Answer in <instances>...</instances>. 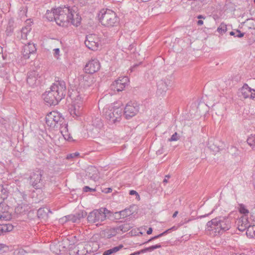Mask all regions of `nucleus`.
Masks as SVG:
<instances>
[{"mask_svg":"<svg viewBox=\"0 0 255 255\" xmlns=\"http://www.w3.org/2000/svg\"><path fill=\"white\" fill-rule=\"evenodd\" d=\"M66 93L65 82L63 80H58L51 86L50 91L43 94V97L47 105L55 106L65 97Z\"/></svg>","mask_w":255,"mask_h":255,"instance_id":"nucleus-1","label":"nucleus"},{"mask_svg":"<svg viewBox=\"0 0 255 255\" xmlns=\"http://www.w3.org/2000/svg\"><path fill=\"white\" fill-rule=\"evenodd\" d=\"M232 227L231 219L227 217H218L208 221L206 225V233L215 237L223 234Z\"/></svg>","mask_w":255,"mask_h":255,"instance_id":"nucleus-2","label":"nucleus"},{"mask_svg":"<svg viewBox=\"0 0 255 255\" xmlns=\"http://www.w3.org/2000/svg\"><path fill=\"white\" fill-rule=\"evenodd\" d=\"M83 87L81 86L77 90L73 91L70 95L71 98L75 102L74 105L82 104L87 98L90 91L85 88L92 86L93 84V78L89 75H85L83 77Z\"/></svg>","mask_w":255,"mask_h":255,"instance_id":"nucleus-3","label":"nucleus"},{"mask_svg":"<svg viewBox=\"0 0 255 255\" xmlns=\"http://www.w3.org/2000/svg\"><path fill=\"white\" fill-rule=\"evenodd\" d=\"M98 17L101 24L108 27L117 26L120 22L119 18L117 16L116 13L109 9L101 10Z\"/></svg>","mask_w":255,"mask_h":255,"instance_id":"nucleus-4","label":"nucleus"},{"mask_svg":"<svg viewBox=\"0 0 255 255\" xmlns=\"http://www.w3.org/2000/svg\"><path fill=\"white\" fill-rule=\"evenodd\" d=\"M106 119L111 124H116L121 119L123 108L116 106H110L108 109H104Z\"/></svg>","mask_w":255,"mask_h":255,"instance_id":"nucleus-5","label":"nucleus"},{"mask_svg":"<svg viewBox=\"0 0 255 255\" xmlns=\"http://www.w3.org/2000/svg\"><path fill=\"white\" fill-rule=\"evenodd\" d=\"M70 6L59 7L55 8L56 23L59 26H66L69 21Z\"/></svg>","mask_w":255,"mask_h":255,"instance_id":"nucleus-6","label":"nucleus"},{"mask_svg":"<svg viewBox=\"0 0 255 255\" xmlns=\"http://www.w3.org/2000/svg\"><path fill=\"white\" fill-rule=\"evenodd\" d=\"M44 171L40 168H36L30 174V183L36 189H41L44 184V181L42 178Z\"/></svg>","mask_w":255,"mask_h":255,"instance_id":"nucleus-7","label":"nucleus"},{"mask_svg":"<svg viewBox=\"0 0 255 255\" xmlns=\"http://www.w3.org/2000/svg\"><path fill=\"white\" fill-rule=\"evenodd\" d=\"M108 210L106 209H101L99 210H95L90 212L87 217V220L89 223H97L98 225L105 220L106 219V213Z\"/></svg>","mask_w":255,"mask_h":255,"instance_id":"nucleus-8","label":"nucleus"},{"mask_svg":"<svg viewBox=\"0 0 255 255\" xmlns=\"http://www.w3.org/2000/svg\"><path fill=\"white\" fill-rule=\"evenodd\" d=\"M45 120L48 126L55 127L57 125H61L63 123L64 118L59 113L53 111L47 114Z\"/></svg>","mask_w":255,"mask_h":255,"instance_id":"nucleus-9","label":"nucleus"},{"mask_svg":"<svg viewBox=\"0 0 255 255\" xmlns=\"http://www.w3.org/2000/svg\"><path fill=\"white\" fill-rule=\"evenodd\" d=\"M99 38L96 34H90L86 37L85 44L89 49L96 51L99 47Z\"/></svg>","mask_w":255,"mask_h":255,"instance_id":"nucleus-10","label":"nucleus"},{"mask_svg":"<svg viewBox=\"0 0 255 255\" xmlns=\"http://www.w3.org/2000/svg\"><path fill=\"white\" fill-rule=\"evenodd\" d=\"M139 111V107L135 102H128L124 109V115L127 119H129L134 117Z\"/></svg>","mask_w":255,"mask_h":255,"instance_id":"nucleus-11","label":"nucleus"},{"mask_svg":"<svg viewBox=\"0 0 255 255\" xmlns=\"http://www.w3.org/2000/svg\"><path fill=\"white\" fill-rule=\"evenodd\" d=\"M129 82L128 77H119L118 79L113 82L111 86L112 90L117 92L122 91Z\"/></svg>","mask_w":255,"mask_h":255,"instance_id":"nucleus-12","label":"nucleus"},{"mask_svg":"<svg viewBox=\"0 0 255 255\" xmlns=\"http://www.w3.org/2000/svg\"><path fill=\"white\" fill-rule=\"evenodd\" d=\"M69 21L74 26H78L81 21V17L78 11V8L76 6L70 7Z\"/></svg>","mask_w":255,"mask_h":255,"instance_id":"nucleus-13","label":"nucleus"},{"mask_svg":"<svg viewBox=\"0 0 255 255\" xmlns=\"http://www.w3.org/2000/svg\"><path fill=\"white\" fill-rule=\"evenodd\" d=\"M100 64L97 59H92L85 65L84 70L86 73L93 74L98 72L100 68Z\"/></svg>","mask_w":255,"mask_h":255,"instance_id":"nucleus-14","label":"nucleus"},{"mask_svg":"<svg viewBox=\"0 0 255 255\" xmlns=\"http://www.w3.org/2000/svg\"><path fill=\"white\" fill-rule=\"evenodd\" d=\"M36 48L33 43H28L23 47L22 54L25 59H28L31 54L35 53Z\"/></svg>","mask_w":255,"mask_h":255,"instance_id":"nucleus-15","label":"nucleus"},{"mask_svg":"<svg viewBox=\"0 0 255 255\" xmlns=\"http://www.w3.org/2000/svg\"><path fill=\"white\" fill-rule=\"evenodd\" d=\"M237 228L241 232L246 231L247 228L250 225L248 220V217L247 216H242L237 221Z\"/></svg>","mask_w":255,"mask_h":255,"instance_id":"nucleus-16","label":"nucleus"},{"mask_svg":"<svg viewBox=\"0 0 255 255\" xmlns=\"http://www.w3.org/2000/svg\"><path fill=\"white\" fill-rule=\"evenodd\" d=\"M170 81L168 79L161 80L157 83V94L159 95H164L168 89Z\"/></svg>","mask_w":255,"mask_h":255,"instance_id":"nucleus-17","label":"nucleus"},{"mask_svg":"<svg viewBox=\"0 0 255 255\" xmlns=\"http://www.w3.org/2000/svg\"><path fill=\"white\" fill-rule=\"evenodd\" d=\"M87 215L86 212L81 211L74 215H69L65 216L66 221H72L73 223L78 222L82 218H84Z\"/></svg>","mask_w":255,"mask_h":255,"instance_id":"nucleus-18","label":"nucleus"},{"mask_svg":"<svg viewBox=\"0 0 255 255\" xmlns=\"http://www.w3.org/2000/svg\"><path fill=\"white\" fill-rule=\"evenodd\" d=\"M38 74L35 71H31L27 73V83L30 86L36 85Z\"/></svg>","mask_w":255,"mask_h":255,"instance_id":"nucleus-19","label":"nucleus"},{"mask_svg":"<svg viewBox=\"0 0 255 255\" xmlns=\"http://www.w3.org/2000/svg\"><path fill=\"white\" fill-rule=\"evenodd\" d=\"M30 210V206L26 204H19L15 208V213L17 215H23L27 213Z\"/></svg>","mask_w":255,"mask_h":255,"instance_id":"nucleus-20","label":"nucleus"},{"mask_svg":"<svg viewBox=\"0 0 255 255\" xmlns=\"http://www.w3.org/2000/svg\"><path fill=\"white\" fill-rule=\"evenodd\" d=\"M48 213H52L49 209L40 208L37 210V217L39 219L46 220L48 218Z\"/></svg>","mask_w":255,"mask_h":255,"instance_id":"nucleus-21","label":"nucleus"},{"mask_svg":"<svg viewBox=\"0 0 255 255\" xmlns=\"http://www.w3.org/2000/svg\"><path fill=\"white\" fill-rule=\"evenodd\" d=\"M64 248L65 247H64L62 244L61 245L60 243L54 244L50 246L51 251L57 255L61 254V252Z\"/></svg>","mask_w":255,"mask_h":255,"instance_id":"nucleus-22","label":"nucleus"},{"mask_svg":"<svg viewBox=\"0 0 255 255\" xmlns=\"http://www.w3.org/2000/svg\"><path fill=\"white\" fill-rule=\"evenodd\" d=\"M252 89L249 87L247 84H244L241 89V93L244 98H248L252 95Z\"/></svg>","mask_w":255,"mask_h":255,"instance_id":"nucleus-23","label":"nucleus"},{"mask_svg":"<svg viewBox=\"0 0 255 255\" xmlns=\"http://www.w3.org/2000/svg\"><path fill=\"white\" fill-rule=\"evenodd\" d=\"M9 192L3 185H0V203L3 202V201L7 199L8 196Z\"/></svg>","mask_w":255,"mask_h":255,"instance_id":"nucleus-24","label":"nucleus"},{"mask_svg":"<svg viewBox=\"0 0 255 255\" xmlns=\"http://www.w3.org/2000/svg\"><path fill=\"white\" fill-rule=\"evenodd\" d=\"M131 227L128 224H124L113 229L116 233H119L120 231L125 233L129 231Z\"/></svg>","mask_w":255,"mask_h":255,"instance_id":"nucleus-25","label":"nucleus"},{"mask_svg":"<svg viewBox=\"0 0 255 255\" xmlns=\"http://www.w3.org/2000/svg\"><path fill=\"white\" fill-rule=\"evenodd\" d=\"M176 229V227H172L170 229H169L166 231H165L164 232H163V233L157 235V236H154L152 238H151L150 239H149L147 241L144 242V243H143L142 244H146L153 240H154L156 239H158V238H159L165 235H166L167 233H169L171 230H175Z\"/></svg>","mask_w":255,"mask_h":255,"instance_id":"nucleus-26","label":"nucleus"},{"mask_svg":"<svg viewBox=\"0 0 255 255\" xmlns=\"http://www.w3.org/2000/svg\"><path fill=\"white\" fill-rule=\"evenodd\" d=\"M132 207H130L129 208H126L122 211L119 212L121 218H125L133 214L131 210Z\"/></svg>","mask_w":255,"mask_h":255,"instance_id":"nucleus-27","label":"nucleus"},{"mask_svg":"<svg viewBox=\"0 0 255 255\" xmlns=\"http://www.w3.org/2000/svg\"><path fill=\"white\" fill-rule=\"evenodd\" d=\"M246 230V235L248 237L250 238L255 237V225L251 226L250 225Z\"/></svg>","mask_w":255,"mask_h":255,"instance_id":"nucleus-28","label":"nucleus"},{"mask_svg":"<svg viewBox=\"0 0 255 255\" xmlns=\"http://www.w3.org/2000/svg\"><path fill=\"white\" fill-rule=\"evenodd\" d=\"M124 247L123 245H120L118 246L115 247L112 249H110L109 250H108L106 251H105L103 253V255H110L112 254L115 253L119 251H120L121 249H122Z\"/></svg>","mask_w":255,"mask_h":255,"instance_id":"nucleus-29","label":"nucleus"},{"mask_svg":"<svg viewBox=\"0 0 255 255\" xmlns=\"http://www.w3.org/2000/svg\"><path fill=\"white\" fill-rule=\"evenodd\" d=\"M13 228V226L11 224H2L0 225V231L1 235L3 233L8 232L12 230Z\"/></svg>","mask_w":255,"mask_h":255,"instance_id":"nucleus-30","label":"nucleus"},{"mask_svg":"<svg viewBox=\"0 0 255 255\" xmlns=\"http://www.w3.org/2000/svg\"><path fill=\"white\" fill-rule=\"evenodd\" d=\"M55 9H53L51 11L47 10L45 14V17L50 21L54 20L56 21V12Z\"/></svg>","mask_w":255,"mask_h":255,"instance_id":"nucleus-31","label":"nucleus"},{"mask_svg":"<svg viewBox=\"0 0 255 255\" xmlns=\"http://www.w3.org/2000/svg\"><path fill=\"white\" fill-rule=\"evenodd\" d=\"M9 206L3 203V202L0 203V211L2 213V215L8 214V210Z\"/></svg>","mask_w":255,"mask_h":255,"instance_id":"nucleus-32","label":"nucleus"},{"mask_svg":"<svg viewBox=\"0 0 255 255\" xmlns=\"http://www.w3.org/2000/svg\"><path fill=\"white\" fill-rule=\"evenodd\" d=\"M248 143L252 147L253 150H255V134L251 135L247 140Z\"/></svg>","mask_w":255,"mask_h":255,"instance_id":"nucleus-33","label":"nucleus"},{"mask_svg":"<svg viewBox=\"0 0 255 255\" xmlns=\"http://www.w3.org/2000/svg\"><path fill=\"white\" fill-rule=\"evenodd\" d=\"M239 211L240 213L243 214V216H247L248 217L249 211L244 204H241L239 205Z\"/></svg>","mask_w":255,"mask_h":255,"instance_id":"nucleus-34","label":"nucleus"},{"mask_svg":"<svg viewBox=\"0 0 255 255\" xmlns=\"http://www.w3.org/2000/svg\"><path fill=\"white\" fill-rule=\"evenodd\" d=\"M230 34L232 36H234L236 37L241 38L244 36L245 33L242 32L239 30H237L236 31H231Z\"/></svg>","mask_w":255,"mask_h":255,"instance_id":"nucleus-35","label":"nucleus"},{"mask_svg":"<svg viewBox=\"0 0 255 255\" xmlns=\"http://www.w3.org/2000/svg\"><path fill=\"white\" fill-rule=\"evenodd\" d=\"M161 248V245L160 244L153 245L150 247L145 248V253L147 252H152L153 250Z\"/></svg>","mask_w":255,"mask_h":255,"instance_id":"nucleus-36","label":"nucleus"},{"mask_svg":"<svg viewBox=\"0 0 255 255\" xmlns=\"http://www.w3.org/2000/svg\"><path fill=\"white\" fill-rule=\"evenodd\" d=\"M229 152L230 153H231L232 155H234L235 156H237L239 154V151L238 148L232 146L229 149Z\"/></svg>","mask_w":255,"mask_h":255,"instance_id":"nucleus-37","label":"nucleus"},{"mask_svg":"<svg viewBox=\"0 0 255 255\" xmlns=\"http://www.w3.org/2000/svg\"><path fill=\"white\" fill-rule=\"evenodd\" d=\"M227 26L226 25L222 23L220 26L217 28V31L219 32L221 34H223L226 32L227 31Z\"/></svg>","mask_w":255,"mask_h":255,"instance_id":"nucleus-38","label":"nucleus"},{"mask_svg":"<svg viewBox=\"0 0 255 255\" xmlns=\"http://www.w3.org/2000/svg\"><path fill=\"white\" fill-rule=\"evenodd\" d=\"M93 125H96L98 128H101L103 127V122L100 119H97L93 122Z\"/></svg>","mask_w":255,"mask_h":255,"instance_id":"nucleus-39","label":"nucleus"},{"mask_svg":"<svg viewBox=\"0 0 255 255\" xmlns=\"http://www.w3.org/2000/svg\"><path fill=\"white\" fill-rule=\"evenodd\" d=\"M79 155V153L76 152L73 153H70L67 155L66 159H74L77 157H78Z\"/></svg>","mask_w":255,"mask_h":255,"instance_id":"nucleus-40","label":"nucleus"},{"mask_svg":"<svg viewBox=\"0 0 255 255\" xmlns=\"http://www.w3.org/2000/svg\"><path fill=\"white\" fill-rule=\"evenodd\" d=\"M97 189L96 188H92L88 186H85L83 188V191L85 192H87L89 191L90 192H94L96 191Z\"/></svg>","mask_w":255,"mask_h":255,"instance_id":"nucleus-41","label":"nucleus"},{"mask_svg":"<svg viewBox=\"0 0 255 255\" xmlns=\"http://www.w3.org/2000/svg\"><path fill=\"white\" fill-rule=\"evenodd\" d=\"M70 114L73 116L74 117V116L76 117H78L80 115V112L79 111H76V108L74 107V109L73 110H71L70 112Z\"/></svg>","mask_w":255,"mask_h":255,"instance_id":"nucleus-42","label":"nucleus"},{"mask_svg":"<svg viewBox=\"0 0 255 255\" xmlns=\"http://www.w3.org/2000/svg\"><path fill=\"white\" fill-rule=\"evenodd\" d=\"M11 218L10 215L9 214L7 215H2L0 214V219L1 220H8Z\"/></svg>","mask_w":255,"mask_h":255,"instance_id":"nucleus-43","label":"nucleus"},{"mask_svg":"<svg viewBox=\"0 0 255 255\" xmlns=\"http://www.w3.org/2000/svg\"><path fill=\"white\" fill-rule=\"evenodd\" d=\"M13 27L12 25H9L8 26H7L6 29L5 30V32L8 35L11 33H12L13 32Z\"/></svg>","mask_w":255,"mask_h":255,"instance_id":"nucleus-44","label":"nucleus"},{"mask_svg":"<svg viewBox=\"0 0 255 255\" xmlns=\"http://www.w3.org/2000/svg\"><path fill=\"white\" fill-rule=\"evenodd\" d=\"M178 139L177 132H175L171 137L168 139L169 141H177Z\"/></svg>","mask_w":255,"mask_h":255,"instance_id":"nucleus-45","label":"nucleus"},{"mask_svg":"<svg viewBox=\"0 0 255 255\" xmlns=\"http://www.w3.org/2000/svg\"><path fill=\"white\" fill-rule=\"evenodd\" d=\"M54 56L55 57H56L57 59L58 58V56H59V53H60V49L59 48H55L54 50Z\"/></svg>","mask_w":255,"mask_h":255,"instance_id":"nucleus-46","label":"nucleus"},{"mask_svg":"<svg viewBox=\"0 0 255 255\" xmlns=\"http://www.w3.org/2000/svg\"><path fill=\"white\" fill-rule=\"evenodd\" d=\"M129 194L130 195H135L136 196V197L139 198V195H138V193L135 190H130Z\"/></svg>","mask_w":255,"mask_h":255,"instance_id":"nucleus-47","label":"nucleus"},{"mask_svg":"<svg viewBox=\"0 0 255 255\" xmlns=\"http://www.w3.org/2000/svg\"><path fill=\"white\" fill-rule=\"evenodd\" d=\"M94 171L95 172V173H94L92 176H91L90 177L91 179H93L94 180H96L97 179V170L94 168Z\"/></svg>","mask_w":255,"mask_h":255,"instance_id":"nucleus-48","label":"nucleus"},{"mask_svg":"<svg viewBox=\"0 0 255 255\" xmlns=\"http://www.w3.org/2000/svg\"><path fill=\"white\" fill-rule=\"evenodd\" d=\"M251 92L252 95H250L249 98L255 101V90L252 89Z\"/></svg>","mask_w":255,"mask_h":255,"instance_id":"nucleus-49","label":"nucleus"},{"mask_svg":"<svg viewBox=\"0 0 255 255\" xmlns=\"http://www.w3.org/2000/svg\"><path fill=\"white\" fill-rule=\"evenodd\" d=\"M145 253V249H143L142 250H141L139 251H137V252H135L134 253V255H139L140 254H143V253Z\"/></svg>","mask_w":255,"mask_h":255,"instance_id":"nucleus-50","label":"nucleus"},{"mask_svg":"<svg viewBox=\"0 0 255 255\" xmlns=\"http://www.w3.org/2000/svg\"><path fill=\"white\" fill-rule=\"evenodd\" d=\"M112 191V189L111 188H107L102 190V192L105 193H109Z\"/></svg>","mask_w":255,"mask_h":255,"instance_id":"nucleus-51","label":"nucleus"},{"mask_svg":"<svg viewBox=\"0 0 255 255\" xmlns=\"http://www.w3.org/2000/svg\"><path fill=\"white\" fill-rule=\"evenodd\" d=\"M214 209H213L210 213H208V214H206L204 215H202V216H200L198 217V218H205V217H208V216H209L210 215H211L212 213H213V212L214 211Z\"/></svg>","mask_w":255,"mask_h":255,"instance_id":"nucleus-52","label":"nucleus"},{"mask_svg":"<svg viewBox=\"0 0 255 255\" xmlns=\"http://www.w3.org/2000/svg\"><path fill=\"white\" fill-rule=\"evenodd\" d=\"M170 175H166L165 176V178L163 180V182L164 183H167L168 182V180L169 179V178H170Z\"/></svg>","mask_w":255,"mask_h":255,"instance_id":"nucleus-53","label":"nucleus"},{"mask_svg":"<svg viewBox=\"0 0 255 255\" xmlns=\"http://www.w3.org/2000/svg\"><path fill=\"white\" fill-rule=\"evenodd\" d=\"M152 228L150 227L147 231L146 233H147V235H150V234H152Z\"/></svg>","mask_w":255,"mask_h":255,"instance_id":"nucleus-54","label":"nucleus"},{"mask_svg":"<svg viewBox=\"0 0 255 255\" xmlns=\"http://www.w3.org/2000/svg\"><path fill=\"white\" fill-rule=\"evenodd\" d=\"M83 246V245L82 244H79L78 245V246ZM79 248V247H77V251L76 252V253L78 255H81L82 254L80 253V251L78 250Z\"/></svg>","mask_w":255,"mask_h":255,"instance_id":"nucleus-55","label":"nucleus"},{"mask_svg":"<svg viewBox=\"0 0 255 255\" xmlns=\"http://www.w3.org/2000/svg\"><path fill=\"white\" fill-rule=\"evenodd\" d=\"M197 23L198 25H202L203 24V21L199 19L197 21Z\"/></svg>","mask_w":255,"mask_h":255,"instance_id":"nucleus-56","label":"nucleus"},{"mask_svg":"<svg viewBox=\"0 0 255 255\" xmlns=\"http://www.w3.org/2000/svg\"><path fill=\"white\" fill-rule=\"evenodd\" d=\"M65 220H66V219H65V216L60 219V222L61 223H64V222H66Z\"/></svg>","mask_w":255,"mask_h":255,"instance_id":"nucleus-57","label":"nucleus"},{"mask_svg":"<svg viewBox=\"0 0 255 255\" xmlns=\"http://www.w3.org/2000/svg\"><path fill=\"white\" fill-rule=\"evenodd\" d=\"M197 18L198 19H205V16H204V15H198L197 16Z\"/></svg>","mask_w":255,"mask_h":255,"instance_id":"nucleus-58","label":"nucleus"},{"mask_svg":"<svg viewBox=\"0 0 255 255\" xmlns=\"http://www.w3.org/2000/svg\"><path fill=\"white\" fill-rule=\"evenodd\" d=\"M178 211H175V212L173 213V215H172V217H173V218H175V217H176L177 215L178 214Z\"/></svg>","mask_w":255,"mask_h":255,"instance_id":"nucleus-59","label":"nucleus"},{"mask_svg":"<svg viewBox=\"0 0 255 255\" xmlns=\"http://www.w3.org/2000/svg\"><path fill=\"white\" fill-rule=\"evenodd\" d=\"M65 138L67 139L68 140H70V139L72 138V137L70 136V135H68V137L66 138V137H65Z\"/></svg>","mask_w":255,"mask_h":255,"instance_id":"nucleus-60","label":"nucleus"},{"mask_svg":"<svg viewBox=\"0 0 255 255\" xmlns=\"http://www.w3.org/2000/svg\"><path fill=\"white\" fill-rule=\"evenodd\" d=\"M25 30H26V28H25V29H23H23H22V33H25V31H25Z\"/></svg>","mask_w":255,"mask_h":255,"instance_id":"nucleus-61","label":"nucleus"},{"mask_svg":"<svg viewBox=\"0 0 255 255\" xmlns=\"http://www.w3.org/2000/svg\"><path fill=\"white\" fill-rule=\"evenodd\" d=\"M0 50H1V51H2V48L0 46Z\"/></svg>","mask_w":255,"mask_h":255,"instance_id":"nucleus-62","label":"nucleus"},{"mask_svg":"<svg viewBox=\"0 0 255 255\" xmlns=\"http://www.w3.org/2000/svg\"><path fill=\"white\" fill-rule=\"evenodd\" d=\"M134 255V253H132V254H130V255Z\"/></svg>","mask_w":255,"mask_h":255,"instance_id":"nucleus-63","label":"nucleus"},{"mask_svg":"<svg viewBox=\"0 0 255 255\" xmlns=\"http://www.w3.org/2000/svg\"><path fill=\"white\" fill-rule=\"evenodd\" d=\"M254 2L255 3V0H254Z\"/></svg>","mask_w":255,"mask_h":255,"instance_id":"nucleus-64","label":"nucleus"}]
</instances>
